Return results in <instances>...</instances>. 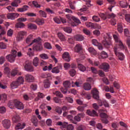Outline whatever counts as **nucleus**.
Instances as JSON below:
<instances>
[{
	"mask_svg": "<svg viewBox=\"0 0 130 130\" xmlns=\"http://www.w3.org/2000/svg\"><path fill=\"white\" fill-rule=\"evenodd\" d=\"M78 69L81 72H85L86 71V67L82 64H78Z\"/></svg>",
	"mask_w": 130,
	"mask_h": 130,
	"instance_id": "nucleus-40",
	"label": "nucleus"
},
{
	"mask_svg": "<svg viewBox=\"0 0 130 130\" xmlns=\"http://www.w3.org/2000/svg\"><path fill=\"white\" fill-rule=\"evenodd\" d=\"M118 48H119V47H117V46L114 47V53L120 60H123V59H124V54L122 53L118 52L117 51Z\"/></svg>",
	"mask_w": 130,
	"mask_h": 130,
	"instance_id": "nucleus-7",
	"label": "nucleus"
},
{
	"mask_svg": "<svg viewBox=\"0 0 130 130\" xmlns=\"http://www.w3.org/2000/svg\"><path fill=\"white\" fill-rule=\"evenodd\" d=\"M88 61L90 64H92V66H94V67H100V62H99V61L95 60L93 62L92 60L88 59Z\"/></svg>",
	"mask_w": 130,
	"mask_h": 130,
	"instance_id": "nucleus-23",
	"label": "nucleus"
},
{
	"mask_svg": "<svg viewBox=\"0 0 130 130\" xmlns=\"http://www.w3.org/2000/svg\"><path fill=\"white\" fill-rule=\"evenodd\" d=\"M60 70H62V66H61V65H59L53 68L52 69L51 72L53 73V74H59Z\"/></svg>",
	"mask_w": 130,
	"mask_h": 130,
	"instance_id": "nucleus-13",
	"label": "nucleus"
},
{
	"mask_svg": "<svg viewBox=\"0 0 130 130\" xmlns=\"http://www.w3.org/2000/svg\"><path fill=\"white\" fill-rule=\"evenodd\" d=\"M19 86H20V83L17 82V81H13L11 84V86L12 88V89H15L16 88H18V87H19Z\"/></svg>",
	"mask_w": 130,
	"mask_h": 130,
	"instance_id": "nucleus-26",
	"label": "nucleus"
},
{
	"mask_svg": "<svg viewBox=\"0 0 130 130\" xmlns=\"http://www.w3.org/2000/svg\"><path fill=\"white\" fill-rule=\"evenodd\" d=\"M75 52H81L83 50V46L80 44H77L74 47Z\"/></svg>",
	"mask_w": 130,
	"mask_h": 130,
	"instance_id": "nucleus-17",
	"label": "nucleus"
},
{
	"mask_svg": "<svg viewBox=\"0 0 130 130\" xmlns=\"http://www.w3.org/2000/svg\"><path fill=\"white\" fill-rule=\"evenodd\" d=\"M91 93L92 94L93 99L99 100V91L97 89L94 88L92 91H91Z\"/></svg>",
	"mask_w": 130,
	"mask_h": 130,
	"instance_id": "nucleus-12",
	"label": "nucleus"
},
{
	"mask_svg": "<svg viewBox=\"0 0 130 130\" xmlns=\"http://www.w3.org/2000/svg\"><path fill=\"white\" fill-rule=\"evenodd\" d=\"M99 68L105 72H108V70H109L110 68V66L108 63H103L99 66Z\"/></svg>",
	"mask_w": 130,
	"mask_h": 130,
	"instance_id": "nucleus-14",
	"label": "nucleus"
},
{
	"mask_svg": "<svg viewBox=\"0 0 130 130\" xmlns=\"http://www.w3.org/2000/svg\"><path fill=\"white\" fill-rule=\"evenodd\" d=\"M87 107V105H84L83 106H79L77 108V110L80 112H83L85 110V108Z\"/></svg>",
	"mask_w": 130,
	"mask_h": 130,
	"instance_id": "nucleus-41",
	"label": "nucleus"
},
{
	"mask_svg": "<svg viewBox=\"0 0 130 130\" xmlns=\"http://www.w3.org/2000/svg\"><path fill=\"white\" fill-rule=\"evenodd\" d=\"M27 36V32L25 31H20L18 32L17 35L16 36V41L18 42H20L22 41L23 39H24V36Z\"/></svg>",
	"mask_w": 130,
	"mask_h": 130,
	"instance_id": "nucleus-6",
	"label": "nucleus"
},
{
	"mask_svg": "<svg viewBox=\"0 0 130 130\" xmlns=\"http://www.w3.org/2000/svg\"><path fill=\"white\" fill-rule=\"evenodd\" d=\"M24 68L26 72H33L34 69L32 63L30 61H26L24 63Z\"/></svg>",
	"mask_w": 130,
	"mask_h": 130,
	"instance_id": "nucleus-8",
	"label": "nucleus"
},
{
	"mask_svg": "<svg viewBox=\"0 0 130 130\" xmlns=\"http://www.w3.org/2000/svg\"><path fill=\"white\" fill-rule=\"evenodd\" d=\"M33 43H36L34 46L33 50L36 51H42L43 50V46L41 44V38H38L32 40V42L30 43V45H32Z\"/></svg>",
	"mask_w": 130,
	"mask_h": 130,
	"instance_id": "nucleus-2",
	"label": "nucleus"
},
{
	"mask_svg": "<svg viewBox=\"0 0 130 130\" xmlns=\"http://www.w3.org/2000/svg\"><path fill=\"white\" fill-rule=\"evenodd\" d=\"M88 51L90 53H93V54H96V50H95V49L92 47H90L88 48Z\"/></svg>",
	"mask_w": 130,
	"mask_h": 130,
	"instance_id": "nucleus-56",
	"label": "nucleus"
},
{
	"mask_svg": "<svg viewBox=\"0 0 130 130\" xmlns=\"http://www.w3.org/2000/svg\"><path fill=\"white\" fill-rule=\"evenodd\" d=\"M44 46L45 48H46V49H52V46H51V44L48 42L45 43L44 44Z\"/></svg>",
	"mask_w": 130,
	"mask_h": 130,
	"instance_id": "nucleus-36",
	"label": "nucleus"
},
{
	"mask_svg": "<svg viewBox=\"0 0 130 130\" xmlns=\"http://www.w3.org/2000/svg\"><path fill=\"white\" fill-rule=\"evenodd\" d=\"M25 80L27 82H33L34 81V77L30 74H27L25 75Z\"/></svg>",
	"mask_w": 130,
	"mask_h": 130,
	"instance_id": "nucleus-19",
	"label": "nucleus"
},
{
	"mask_svg": "<svg viewBox=\"0 0 130 130\" xmlns=\"http://www.w3.org/2000/svg\"><path fill=\"white\" fill-rule=\"evenodd\" d=\"M101 56L102 58H107V57H108V54L105 51H102L101 53Z\"/></svg>",
	"mask_w": 130,
	"mask_h": 130,
	"instance_id": "nucleus-49",
	"label": "nucleus"
},
{
	"mask_svg": "<svg viewBox=\"0 0 130 130\" xmlns=\"http://www.w3.org/2000/svg\"><path fill=\"white\" fill-rule=\"evenodd\" d=\"M32 63L35 67H38L39 66V58L37 57H35L33 59Z\"/></svg>",
	"mask_w": 130,
	"mask_h": 130,
	"instance_id": "nucleus-27",
	"label": "nucleus"
},
{
	"mask_svg": "<svg viewBox=\"0 0 130 130\" xmlns=\"http://www.w3.org/2000/svg\"><path fill=\"white\" fill-rule=\"evenodd\" d=\"M63 30L66 33H72V28L70 27H65L63 28Z\"/></svg>",
	"mask_w": 130,
	"mask_h": 130,
	"instance_id": "nucleus-52",
	"label": "nucleus"
},
{
	"mask_svg": "<svg viewBox=\"0 0 130 130\" xmlns=\"http://www.w3.org/2000/svg\"><path fill=\"white\" fill-rule=\"evenodd\" d=\"M84 115V113H79L74 117V119L76 121H81V118H83Z\"/></svg>",
	"mask_w": 130,
	"mask_h": 130,
	"instance_id": "nucleus-21",
	"label": "nucleus"
},
{
	"mask_svg": "<svg viewBox=\"0 0 130 130\" xmlns=\"http://www.w3.org/2000/svg\"><path fill=\"white\" fill-rule=\"evenodd\" d=\"M39 13L41 17H43V18H46L47 17V15L46 14V13H45L43 10H40L39 11Z\"/></svg>",
	"mask_w": 130,
	"mask_h": 130,
	"instance_id": "nucleus-42",
	"label": "nucleus"
},
{
	"mask_svg": "<svg viewBox=\"0 0 130 130\" xmlns=\"http://www.w3.org/2000/svg\"><path fill=\"white\" fill-rule=\"evenodd\" d=\"M29 9V6L27 5H24L22 8H18L17 11L20 13H23V12H26Z\"/></svg>",
	"mask_w": 130,
	"mask_h": 130,
	"instance_id": "nucleus-22",
	"label": "nucleus"
},
{
	"mask_svg": "<svg viewBox=\"0 0 130 130\" xmlns=\"http://www.w3.org/2000/svg\"><path fill=\"white\" fill-rule=\"evenodd\" d=\"M8 107L9 108L12 109V108L16 107L17 109H23L24 105H23V103L20 102L18 100H14V101H11L9 102Z\"/></svg>",
	"mask_w": 130,
	"mask_h": 130,
	"instance_id": "nucleus-1",
	"label": "nucleus"
},
{
	"mask_svg": "<svg viewBox=\"0 0 130 130\" xmlns=\"http://www.w3.org/2000/svg\"><path fill=\"white\" fill-rule=\"evenodd\" d=\"M73 21H74V24L73 25V26H78V25H79V24H81V21H80V20H79V19H78L76 17H74Z\"/></svg>",
	"mask_w": 130,
	"mask_h": 130,
	"instance_id": "nucleus-34",
	"label": "nucleus"
},
{
	"mask_svg": "<svg viewBox=\"0 0 130 130\" xmlns=\"http://www.w3.org/2000/svg\"><path fill=\"white\" fill-rule=\"evenodd\" d=\"M67 118L71 121L72 123H74V124H77V122L74 120V117L72 115H68L67 116Z\"/></svg>",
	"mask_w": 130,
	"mask_h": 130,
	"instance_id": "nucleus-35",
	"label": "nucleus"
},
{
	"mask_svg": "<svg viewBox=\"0 0 130 130\" xmlns=\"http://www.w3.org/2000/svg\"><path fill=\"white\" fill-rule=\"evenodd\" d=\"M100 17L103 19V20H106L108 18V14L100 13L99 14Z\"/></svg>",
	"mask_w": 130,
	"mask_h": 130,
	"instance_id": "nucleus-39",
	"label": "nucleus"
},
{
	"mask_svg": "<svg viewBox=\"0 0 130 130\" xmlns=\"http://www.w3.org/2000/svg\"><path fill=\"white\" fill-rule=\"evenodd\" d=\"M69 74L71 77H74L76 75V70L75 69H72L69 71Z\"/></svg>",
	"mask_w": 130,
	"mask_h": 130,
	"instance_id": "nucleus-61",
	"label": "nucleus"
},
{
	"mask_svg": "<svg viewBox=\"0 0 130 130\" xmlns=\"http://www.w3.org/2000/svg\"><path fill=\"white\" fill-rule=\"evenodd\" d=\"M92 20L94 21V22H100V18L97 16H93L92 17Z\"/></svg>",
	"mask_w": 130,
	"mask_h": 130,
	"instance_id": "nucleus-59",
	"label": "nucleus"
},
{
	"mask_svg": "<svg viewBox=\"0 0 130 130\" xmlns=\"http://www.w3.org/2000/svg\"><path fill=\"white\" fill-rule=\"evenodd\" d=\"M119 5L121 8H127V3L124 1L120 2Z\"/></svg>",
	"mask_w": 130,
	"mask_h": 130,
	"instance_id": "nucleus-37",
	"label": "nucleus"
},
{
	"mask_svg": "<svg viewBox=\"0 0 130 130\" xmlns=\"http://www.w3.org/2000/svg\"><path fill=\"white\" fill-rule=\"evenodd\" d=\"M91 85L89 84L88 83H86L83 85V88L84 90H86V91H89V90H91Z\"/></svg>",
	"mask_w": 130,
	"mask_h": 130,
	"instance_id": "nucleus-30",
	"label": "nucleus"
},
{
	"mask_svg": "<svg viewBox=\"0 0 130 130\" xmlns=\"http://www.w3.org/2000/svg\"><path fill=\"white\" fill-rule=\"evenodd\" d=\"M55 111L56 112V113H58V114H61L62 113V111L61 110V108L59 107H56Z\"/></svg>",
	"mask_w": 130,
	"mask_h": 130,
	"instance_id": "nucleus-51",
	"label": "nucleus"
},
{
	"mask_svg": "<svg viewBox=\"0 0 130 130\" xmlns=\"http://www.w3.org/2000/svg\"><path fill=\"white\" fill-rule=\"evenodd\" d=\"M103 44L105 47H107V48H109L110 45H111V42L104 41L103 42Z\"/></svg>",
	"mask_w": 130,
	"mask_h": 130,
	"instance_id": "nucleus-44",
	"label": "nucleus"
},
{
	"mask_svg": "<svg viewBox=\"0 0 130 130\" xmlns=\"http://www.w3.org/2000/svg\"><path fill=\"white\" fill-rule=\"evenodd\" d=\"M66 17H67V19H68V20H69V21H74V19H75V17L73 16L70 14L67 15Z\"/></svg>",
	"mask_w": 130,
	"mask_h": 130,
	"instance_id": "nucleus-60",
	"label": "nucleus"
},
{
	"mask_svg": "<svg viewBox=\"0 0 130 130\" xmlns=\"http://www.w3.org/2000/svg\"><path fill=\"white\" fill-rule=\"evenodd\" d=\"M37 23H38V25H42L43 24H44V20L38 19L37 20Z\"/></svg>",
	"mask_w": 130,
	"mask_h": 130,
	"instance_id": "nucleus-64",
	"label": "nucleus"
},
{
	"mask_svg": "<svg viewBox=\"0 0 130 130\" xmlns=\"http://www.w3.org/2000/svg\"><path fill=\"white\" fill-rule=\"evenodd\" d=\"M60 19L61 17H60V18H58L57 17H55L53 18V20L55 23H57V24H60Z\"/></svg>",
	"mask_w": 130,
	"mask_h": 130,
	"instance_id": "nucleus-62",
	"label": "nucleus"
},
{
	"mask_svg": "<svg viewBox=\"0 0 130 130\" xmlns=\"http://www.w3.org/2000/svg\"><path fill=\"white\" fill-rule=\"evenodd\" d=\"M85 2H86V7H87L88 8H90V7H92V4H91V0H84Z\"/></svg>",
	"mask_w": 130,
	"mask_h": 130,
	"instance_id": "nucleus-58",
	"label": "nucleus"
},
{
	"mask_svg": "<svg viewBox=\"0 0 130 130\" xmlns=\"http://www.w3.org/2000/svg\"><path fill=\"white\" fill-rule=\"evenodd\" d=\"M62 58L64 60H66V61H70L71 60V58L70 57V54L69 52H65L62 54Z\"/></svg>",
	"mask_w": 130,
	"mask_h": 130,
	"instance_id": "nucleus-18",
	"label": "nucleus"
},
{
	"mask_svg": "<svg viewBox=\"0 0 130 130\" xmlns=\"http://www.w3.org/2000/svg\"><path fill=\"white\" fill-rule=\"evenodd\" d=\"M53 94L60 98H62V97H63V95H62V94H61V92L59 91H56L55 92H53Z\"/></svg>",
	"mask_w": 130,
	"mask_h": 130,
	"instance_id": "nucleus-46",
	"label": "nucleus"
},
{
	"mask_svg": "<svg viewBox=\"0 0 130 130\" xmlns=\"http://www.w3.org/2000/svg\"><path fill=\"white\" fill-rule=\"evenodd\" d=\"M31 121L32 123H34L35 126H38V124L37 123H38V119H37V117H36V116H32Z\"/></svg>",
	"mask_w": 130,
	"mask_h": 130,
	"instance_id": "nucleus-29",
	"label": "nucleus"
},
{
	"mask_svg": "<svg viewBox=\"0 0 130 130\" xmlns=\"http://www.w3.org/2000/svg\"><path fill=\"white\" fill-rule=\"evenodd\" d=\"M41 58H43V59H48V55L45 53L41 54L40 55Z\"/></svg>",
	"mask_w": 130,
	"mask_h": 130,
	"instance_id": "nucleus-54",
	"label": "nucleus"
},
{
	"mask_svg": "<svg viewBox=\"0 0 130 130\" xmlns=\"http://www.w3.org/2000/svg\"><path fill=\"white\" fill-rule=\"evenodd\" d=\"M13 122L16 123L20 121V116L18 114H15L12 118Z\"/></svg>",
	"mask_w": 130,
	"mask_h": 130,
	"instance_id": "nucleus-25",
	"label": "nucleus"
},
{
	"mask_svg": "<svg viewBox=\"0 0 130 130\" xmlns=\"http://www.w3.org/2000/svg\"><path fill=\"white\" fill-rule=\"evenodd\" d=\"M53 99L55 103H58V104H60V103H61V100H60L59 98L54 97Z\"/></svg>",
	"mask_w": 130,
	"mask_h": 130,
	"instance_id": "nucleus-50",
	"label": "nucleus"
},
{
	"mask_svg": "<svg viewBox=\"0 0 130 130\" xmlns=\"http://www.w3.org/2000/svg\"><path fill=\"white\" fill-rule=\"evenodd\" d=\"M17 74H18V70L15 69L13 70L10 73L11 76H12V77H15Z\"/></svg>",
	"mask_w": 130,
	"mask_h": 130,
	"instance_id": "nucleus-55",
	"label": "nucleus"
},
{
	"mask_svg": "<svg viewBox=\"0 0 130 130\" xmlns=\"http://www.w3.org/2000/svg\"><path fill=\"white\" fill-rule=\"evenodd\" d=\"M41 78H50L51 77V74L49 73H42L41 76Z\"/></svg>",
	"mask_w": 130,
	"mask_h": 130,
	"instance_id": "nucleus-43",
	"label": "nucleus"
},
{
	"mask_svg": "<svg viewBox=\"0 0 130 130\" xmlns=\"http://www.w3.org/2000/svg\"><path fill=\"white\" fill-rule=\"evenodd\" d=\"M100 117L102 118L101 119V120H102V122H103V123H105V124H107V123H108V122H109L108 120H107V117H108V116H107L106 113H101L100 114Z\"/></svg>",
	"mask_w": 130,
	"mask_h": 130,
	"instance_id": "nucleus-9",
	"label": "nucleus"
},
{
	"mask_svg": "<svg viewBox=\"0 0 130 130\" xmlns=\"http://www.w3.org/2000/svg\"><path fill=\"white\" fill-rule=\"evenodd\" d=\"M26 125V124L23 123L21 124V123H18L17 124L15 128L16 129H23L24 127H25V126Z\"/></svg>",
	"mask_w": 130,
	"mask_h": 130,
	"instance_id": "nucleus-31",
	"label": "nucleus"
},
{
	"mask_svg": "<svg viewBox=\"0 0 130 130\" xmlns=\"http://www.w3.org/2000/svg\"><path fill=\"white\" fill-rule=\"evenodd\" d=\"M91 42L92 44H93L95 46H97L98 49H99L100 50H102V49H103V47L102 46V45L101 43H99L97 40L93 39L92 40Z\"/></svg>",
	"mask_w": 130,
	"mask_h": 130,
	"instance_id": "nucleus-11",
	"label": "nucleus"
},
{
	"mask_svg": "<svg viewBox=\"0 0 130 130\" xmlns=\"http://www.w3.org/2000/svg\"><path fill=\"white\" fill-rule=\"evenodd\" d=\"M85 26L87 27L88 28H93L95 29V24L92 22H86L85 23Z\"/></svg>",
	"mask_w": 130,
	"mask_h": 130,
	"instance_id": "nucleus-33",
	"label": "nucleus"
},
{
	"mask_svg": "<svg viewBox=\"0 0 130 130\" xmlns=\"http://www.w3.org/2000/svg\"><path fill=\"white\" fill-rule=\"evenodd\" d=\"M113 38L115 42L117 43L116 44V45L115 46L119 47V48L122 50L125 49V47L124 46V45H123V44H122V42H121L120 40L118 39V37H117V36L114 35Z\"/></svg>",
	"mask_w": 130,
	"mask_h": 130,
	"instance_id": "nucleus-4",
	"label": "nucleus"
},
{
	"mask_svg": "<svg viewBox=\"0 0 130 130\" xmlns=\"http://www.w3.org/2000/svg\"><path fill=\"white\" fill-rule=\"evenodd\" d=\"M2 124L5 128H10L11 126V121L9 119H5L2 121Z\"/></svg>",
	"mask_w": 130,
	"mask_h": 130,
	"instance_id": "nucleus-10",
	"label": "nucleus"
},
{
	"mask_svg": "<svg viewBox=\"0 0 130 130\" xmlns=\"http://www.w3.org/2000/svg\"><path fill=\"white\" fill-rule=\"evenodd\" d=\"M83 32L84 33V34H85V35H90V30L87 29V28L83 29Z\"/></svg>",
	"mask_w": 130,
	"mask_h": 130,
	"instance_id": "nucleus-63",
	"label": "nucleus"
},
{
	"mask_svg": "<svg viewBox=\"0 0 130 130\" xmlns=\"http://www.w3.org/2000/svg\"><path fill=\"white\" fill-rule=\"evenodd\" d=\"M17 56V51L15 50L12 51V54H9L6 56V59L10 62H14Z\"/></svg>",
	"mask_w": 130,
	"mask_h": 130,
	"instance_id": "nucleus-3",
	"label": "nucleus"
},
{
	"mask_svg": "<svg viewBox=\"0 0 130 130\" xmlns=\"http://www.w3.org/2000/svg\"><path fill=\"white\" fill-rule=\"evenodd\" d=\"M28 29H33L34 30H35L37 29V26L36 24L29 23L28 24Z\"/></svg>",
	"mask_w": 130,
	"mask_h": 130,
	"instance_id": "nucleus-38",
	"label": "nucleus"
},
{
	"mask_svg": "<svg viewBox=\"0 0 130 130\" xmlns=\"http://www.w3.org/2000/svg\"><path fill=\"white\" fill-rule=\"evenodd\" d=\"M17 83H19V85H21L24 83V78L22 77H19L16 80Z\"/></svg>",
	"mask_w": 130,
	"mask_h": 130,
	"instance_id": "nucleus-47",
	"label": "nucleus"
},
{
	"mask_svg": "<svg viewBox=\"0 0 130 130\" xmlns=\"http://www.w3.org/2000/svg\"><path fill=\"white\" fill-rule=\"evenodd\" d=\"M63 86L66 89H68V88H70V87H71V82L66 81L63 83Z\"/></svg>",
	"mask_w": 130,
	"mask_h": 130,
	"instance_id": "nucleus-48",
	"label": "nucleus"
},
{
	"mask_svg": "<svg viewBox=\"0 0 130 130\" xmlns=\"http://www.w3.org/2000/svg\"><path fill=\"white\" fill-rule=\"evenodd\" d=\"M117 30L119 33H122V32H123V27L121 23H118L117 24Z\"/></svg>",
	"mask_w": 130,
	"mask_h": 130,
	"instance_id": "nucleus-28",
	"label": "nucleus"
},
{
	"mask_svg": "<svg viewBox=\"0 0 130 130\" xmlns=\"http://www.w3.org/2000/svg\"><path fill=\"white\" fill-rule=\"evenodd\" d=\"M6 48H7L6 44L3 42H0V49H6Z\"/></svg>",
	"mask_w": 130,
	"mask_h": 130,
	"instance_id": "nucleus-57",
	"label": "nucleus"
},
{
	"mask_svg": "<svg viewBox=\"0 0 130 130\" xmlns=\"http://www.w3.org/2000/svg\"><path fill=\"white\" fill-rule=\"evenodd\" d=\"M32 37L33 36L32 35H29L26 39V42L27 43H30V42H31V41L32 40Z\"/></svg>",
	"mask_w": 130,
	"mask_h": 130,
	"instance_id": "nucleus-53",
	"label": "nucleus"
},
{
	"mask_svg": "<svg viewBox=\"0 0 130 130\" xmlns=\"http://www.w3.org/2000/svg\"><path fill=\"white\" fill-rule=\"evenodd\" d=\"M16 28H24L25 24L22 22H18L16 24Z\"/></svg>",
	"mask_w": 130,
	"mask_h": 130,
	"instance_id": "nucleus-45",
	"label": "nucleus"
},
{
	"mask_svg": "<svg viewBox=\"0 0 130 130\" xmlns=\"http://www.w3.org/2000/svg\"><path fill=\"white\" fill-rule=\"evenodd\" d=\"M27 36V32L25 31H20L18 32L17 35L16 36V41L18 42H20L22 41L23 39H24V36Z\"/></svg>",
	"mask_w": 130,
	"mask_h": 130,
	"instance_id": "nucleus-5",
	"label": "nucleus"
},
{
	"mask_svg": "<svg viewBox=\"0 0 130 130\" xmlns=\"http://www.w3.org/2000/svg\"><path fill=\"white\" fill-rule=\"evenodd\" d=\"M52 70V64H50L49 65H45V66H43V70L45 71H51Z\"/></svg>",
	"mask_w": 130,
	"mask_h": 130,
	"instance_id": "nucleus-24",
	"label": "nucleus"
},
{
	"mask_svg": "<svg viewBox=\"0 0 130 130\" xmlns=\"http://www.w3.org/2000/svg\"><path fill=\"white\" fill-rule=\"evenodd\" d=\"M19 15L18 13H8L7 14V18L8 19H10V20H15L16 18H18L19 17Z\"/></svg>",
	"mask_w": 130,
	"mask_h": 130,
	"instance_id": "nucleus-15",
	"label": "nucleus"
},
{
	"mask_svg": "<svg viewBox=\"0 0 130 130\" xmlns=\"http://www.w3.org/2000/svg\"><path fill=\"white\" fill-rule=\"evenodd\" d=\"M86 113L90 116H96V115H97V112H96V111L94 110H87L86 111Z\"/></svg>",
	"mask_w": 130,
	"mask_h": 130,
	"instance_id": "nucleus-20",
	"label": "nucleus"
},
{
	"mask_svg": "<svg viewBox=\"0 0 130 130\" xmlns=\"http://www.w3.org/2000/svg\"><path fill=\"white\" fill-rule=\"evenodd\" d=\"M74 39L76 41L81 42L83 41V40H85V37H84V36L78 34L74 36Z\"/></svg>",
	"mask_w": 130,
	"mask_h": 130,
	"instance_id": "nucleus-16",
	"label": "nucleus"
},
{
	"mask_svg": "<svg viewBox=\"0 0 130 130\" xmlns=\"http://www.w3.org/2000/svg\"><path fill=\"white\" fill-rule=\"evenodd\" d=\"M58 37L59 38V39L61 40V41H64L66 40V37H64V35L62 34L61 32H58L57 34Z\"/></svg>",
	"mask_w": 130,
	"mask_h": 130,
	"instance_id": "nucleus-32",
	"label": "nucleus"
}]
</instances>
